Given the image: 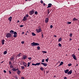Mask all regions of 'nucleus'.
Segmentation results:
<instances>
[{
	"label": "nucleus",
	"instance_id": "nucleus-35",
	"mask_svg": "<svg viewBox=\"0 0 79 79\" xmlns=\"http://www.w3.org/2000/svg\"><path fill=\"white\" fill-rule=\"evenodd\" d=\"M73 36V34L72 33H70L69 35V36L70 37H72Z\"/></svg>",
	"mask_w": 79,
	"mask_h": 79
},
{
	"label": "nucleus",
	"instance_id": "nucleus-2",
	"mask_svg": "<svg viewBox=\"0 0 79 79\" xmlns=\"http://www.w3.org/2000/svg\"><path fill=\"white\" fill-rule=\"evenodd\" d=\"M12 37V35L10 33H7V34L6 36V37L7 38H10Z\"/></svg>",
	"mask_w": 79,
	"mask_h": 79
},
{
	"label": "nucleus",
	"instance_id": "nucleus-56",
	"mask_svg": "<svg viewBox=\"0 0 79 79\" xmlns=\"http://www.w3.org/2000/svg\"><path fill=\"white\" fill-rule=\"evenodd\" d=\"M64 79H67V77H64Z\"/></svg>",
	"mask_w": 79,
	"mask_h": 79
},
{
	"label": "nucleus",
	"instance_id": "nucleus-34",
	"mask_svg": "<svg viewBox=\"0 0 79 79\" xmlns=\"http://www.w3.org/2000/svg\"><path fill=\"white\" fill-rule=\"evenodd\" d=\"M58 46H59V47H62V45L60 44H59Z\"/></svg>",
	"mask_w": 79,
	"mask_h": 79
},
{
	"label": "nucleus",
	"instance_id": "nucleus-24",
	"mask_svg": "<svg viewBox=\"0 0 79 79\" xmlns=\"http://www.w3.org/2000/svg\"><path fill=\"white\" fill-rule=\"evenodd\" d=\"M31 63V62H30V63H29V62H28V64H27V67H29Z\"/></svg>",
	"mask_w": 79,
	"mask_h": 79
},
{
	"label": "nucleus",
	"instance_id": "nucleus-37",
	"mask_svg": "<svg viewBox=\"0 0 79 79\" xmlns=\"http://www.w3.org/2000/svg\"><path fill=\"white\" fill-rule=\"evenodd\" d=\"M10 67L11 68H14V66L12 65H11Z\"/></svg>",
	"mask_w": 79,
	"mask_h": 79
},
{
	"label": "nucleus",
	"instance_id": "nucleus-25",
	"mask_svg": "<svg viewBox=\"0 0 79 79\" xmlns=\"http://www.w3.org/2000/svg\"><path fill=\"white\" fill-rule=\"evenodd\" d=\"M40 63H36V65L37 66V65H40Z\"/></svg>",
	"mask_w": 79,
	"mask_h": 79
},
{
	"label": "nucleus",
	"instance_id": "nucleus-4",
	"mask_svg": "<svg viewBox=\"0 0 79 79\" xmlns=\"http://www.w3.org/2000/svg\"><path fill=\"white\" fill-rule=\"evenodd\" d=\"M36 31L37 33H39L40 32H42V30L41 28H39L38 29H36Z\"/></svg>",
	"mask_w": 79,
	"mask_h": 79
},
{
	"label": "nucleus",
	"instance_id": "nucleus-46",
	"mask_svg": "<svg viewBox=\"0 0 79 79\" xmlns=\"http://www.w3.org/2000/svg\"><path fill=\"white\" fill-rule=\"evenodd\" d=\"M21 43H22V44H23L24 43V41H22V42H21Z\"/></svg>",
	"mask_w": 79,
	"mask_h": 79
},
{
	"label": "nucleus",
	"instance_id": "nucleus-53",
	"mask_svg": "<svg viewBox=\"0 0 79 79\" xmlns=\"http://www.w3.org/2000/svg\"><path fill=\"white\" fill-rule=\"evenodd\" d=\"M72 40V39L71 38H69V41H71Z\"/></svg>",
	"mask_w": 79,
	"mask_h": 79
},
{
	"label": "nucleus",
	"instance_id": "nucleus-16",
	"mask_svg": "<svg viewBox=\"0 0 79 79\" xmlns=\"http://www.w3.org/2000/svg\"><path fill=\"white\" fill-rule=\"evenodd\" d=\"M23 65H24V66L25 67H27V64L25 62H23Z\"/></svg>",
	"mask_w": 79,
	"mask_h": 79
},
{
	"label": "nucleus",
	"instance_id": "nucleus-13",
	"mask_svg": "<svg viewBox=\"0 0 79 79\" xmlns=\"http://www.w3.org/2000/svg\"><path fill=\"white\" fill-rule=\"evenodd\" d=\"M26 20H27V18L25 16L24 17L23 19V21H26Z\"/></svg>",
	"mask_w": 79,
	"mask_h": 79
},
{
	"label": "nucleus",
	"instance_id": "nucleus-50",
	"mask_svg": "<svg viewBox=\"0 0 79 79\" xmlns=\"http://www.w3.org/2000/svg\"><path fill=\"white\" fill-rule=\"evenodd\" d=\"M15 78L16 79H18V77L17 76H15Z\"/></svg>",
	"mask_w": 79,
	"mask_h": 79
},
{
	"label": "nucleus",
	"instance_id": "nucleus-5",
	"mask_svg": "<svg viewBox=\"0 0 79 79\" xmlns=\"http://www.w3.org/2000/svg\"><path fill=\"white\" fill-rule=\"evenodd\" d=\"M72 56L73 57V59L75 60H77V59L76 58V56L74 54H72Z\"/></svg>",
	"mask_w": 79,
	"mask_h": 79
},
{
	"label": "nucleus",
	"instance_id": "nucleus-38",
	"mask_svg": "<svg viewBox=\"0 0 79 79\" xmlns=\"http://www.w3.org/2000/svg\"><path fill=\"white\" fill-rule=\"evenodd\" d=\"M32 58L31 57H28V59L29 60H31Z\"/></svg>",
	"mask_w": 79,
	"mask_h": 79
},
{
	"label": "nucleus",
	"instance_id": "nucleus-47",
	"mask_svg": "<svg viewBox=\"0 0 79 79\" xmlns=\"http://www.w3.org/2000/svg\"><path fill=\"white\" fill-rule=\"evenodd\" d=\"M50 28H52V27H53V26L52 25H50Z\"/></svg>",
	"mask_w": 79,
	"mask_h": 79
},
{
	"label": "nucleus",
	"instance_id": "nucleus-40",
	"mask_svg": "<svg viewBox=\"0 0 79 79\" xmlns=\"http://www.w3.org/2000/svg\"><path fill=\"white\" fill-rule=\"evenodd\" d=\"M71 24V22H68L67 23V24Z\"/></svg>",
	"mask_w": 79,
	"mask_h": 79
},
{
	"label": "nucleus",
	"instance_id": "nucleus-17",
	"mask_svg": "<svg viewBox=\"0 0 79 79\" xmlns=\"http://www.w3.org/2000/svg\"><path fill=\"white\" fill-rule=\"evenodd\" d=\"M64 64V63L63 61H61L59 65L58 66V67H59V66H60L61 65H62Z\"/></svg>",
	"mask_w": 79,
	"mask_h": 79
},
{
	"label": "nucleus",
	"instance_id": "nucleus-41",
	"mask_svg": "<svg viewBox=\"0 0 79 79\" xmlns=\"http://www.w3.org/2000/svg\"><path fill=\"white\" fill-rule=\"evenodd\" d=\"M44 59H42V63H44Z\"/></svg>",
	"mask_w": 79,
	"mask_h": 79
},
{
	"label": "nucleus",
	"instance_id": "nucleus-20",
	"mask_svg": "<svg viewBox=\"0 0 79 79\" xmlns=\"http://www.w3.org/2000/svg\"><path fill=\"white\" fill-rule=\"evenodd\" d=\"M21 54L22 53L21 52H20L19 54H18V55H17V57H20L21 56Z\"/></svg>",
	"mask_w": 79,
	"mask_h": 79
},
{
	"label": "nucleus",
	"instance_id": "nucleus-49",
	"mask_svg": "<svg viewBox=\"0 0 79 79\" xmlns=\"http://www.w3.org/2000/svg\"><path fill=\"white\" fill-rule=\"evenodd\" d=\"M42 35H41V36L42 38L44 37V35L43 34L41 33Z\"/></svg>",
	"mask_w": 79,
	"mask_h": 79
},
{
	"label": "nucleus",
	"instance_id": "nucleus-51",
	"mask_svg": "<svg viewBox=\"0 0 79 79\" xmlns=\"http://www.w3.org/2000/svg\"><path fill=\"white\" fill-rule=\"evenodd\" d=\"M12 64V63L11 62H9V64L10 65V64Z\"/></svg>",
	"mask_w": 79,
	"mask_h": 79
},
{
	"label": "nucleus",
	"instance_id": "nucleus-45",
	"mask_svg": "<svg viewBox=\"0 0 79 79\" xmlns=\"http://www.w3.org/2000/svg\"><path fill=\"white\" fill-rule=\"evenodd\" d=\"M23 26H24V25H22L20 26V27H23Z\"/></svg>",
	"mask_w": 79,
	"mask_h": 79
},
{
	"label": "nucleus",
	"instance_id": "nucleus-36",
	"mask_svg": "<svg viewBox=\"0 0 79 79\" xmlns=\"http://www.w3.org/2000/svg\"><path fill=\"white\" fill-rule=\"evenodd\" d=\"M40 69L41 70L43 71L44 70V68L43 67H41L40 68Z\"/></svg>",
	"mask_w": 79,
	"mask_h": 79
},
{
	"label": "nucleus",
	"instance_id": "nucleus-30",
	"mask_svg": "<svg viewBox=\"0 0 79 79\" xmlns=\"http://www.w3.org/2000/svg\"><path fill=\"white\" fill-rule=\"evenodd\" d=\"M40 46H38L37 47V49L38 50H40Z\"/></svg>",
	"mask_w": 79,
	"mask_h": 79
},
{
	"label": "nucleus",
	"instance_id": "nucleus-48",
	"mask_svg": "<svg viewBox=\"0 0 79 79\" xmlns=\"http://www.w3.org/2000/svg\"><path fill=\"white\" fill-rule=\"evenodd\" d=\"M28 16H29L27 14V15H26V17H26V18H28Z\"/></svg>",
	"mask_w": 79,
	"mask_h": 79
},
{
	"label": "nucleus",
	"instance_id": "nucleus-6",
	"mask_svg": "<svg viewBox=\"0 0 79 79\" xmlns=\"http://www.w3.org/2000/svg\"><path fill=\"white\" fill-rule=\"evenodd\" d=\"M72 72L73 70H70L69 72H68V75H71L72 73Z\"/></svg>",
	"mask_w": 79,
	"mask_h": 79
},
{
	"label": "nucleus",
	"instance_id": "nucleus-33",
	"mask_svg": "<svg viewBox=\"0 0 79 79\" xmlns=\"http://www.w3.org/2000/svg\"><path fill=\"white\" fill-rule=\"evenodd\" d=\"M13 34H14L15 35H17V33L16 31H15L14 32H14Z\"/></svg>",
	"mask_w": 79,
	"mask_h": 79
},
{
	"label": "nucleus",
	"instance_id": "nucleus-22",
	"mask_svg": "<svg viewBox=\"0 0 79 79\" xmlns=\"http://www.w3.org/2000/svg\"><path fill=\"white\" fill-rule=\"evenodd\" d=\"M62 40V39L61 38H60L59 40H58V41L59 42H61Z\"/></svg>",
	"mask_w": 79,
	"mask_h": 79
},
{
	"label": "nucleus",
	"instance_id": "nucleus-23",
	"mask_svg": "<svg viewBox=\"0 0 79 79\" xmlns=\"http://www.w3.org/2000/svg\"><path fill=\"white\" fill-rule=\"evenodd\" d=\"M76 20H77V19L76 18H74L73 19V21H75Z\"/></svg>",
	"mask_w": 79,
	"mask_h": 79
},
{
	"label": "nucleus",
	"instance_id": "nucleus-31",
	"mask_svg": "<svg viewBox=\"0 0 79 79\" xmlns=\"http://www.w3.org/2000/svg\"><path fill=\"white\" fill-rule=\"evenodd\" d=\"M21 69H24V67L23 66H22L21 67Z\"/></svg>",
	"mask_w": 79,
	"mask_h": 79
},
{
	"label": "nucleus",
	"instance_id": "nucleus-10",
	"mask_svg": "<svg viewBox=\"0 0 79 79\" xmlns=\"http://www.w3.org/2000/svg\"><path fill=\"white\" fill-rule=\"evenodd\" d=\"M69 70L68 69H67L66 70H64V72L65 73H67L69 72Z\"/></svg>",
	"mask_w": 79,
	"mask_h": 79
},
{
	"label": "nucleus",
	"instance_id": "nucleus-11",
	"mask_svg": "<svg viewBox=\"0 0 79 79\" xmlns=\"http://www.w3.org/2000/svg\"><path fill=\"white\" fill-rule=\"evenodd\" d=\"M14 33V31L13 30H11L10 31V34L12 35H13Z\"/></svg>",
	"mask_w": 79,
	"mask_h": 79
},
{
	"label": "nucleus",
	"instance_id": "nucleus-12",
	"mask_svg": "<svg viewBox=\"0 0 79 79\" xmlns=\"http://www.w3.org/2000/svg\"><path fill=\"white\" fill-rule=\"evenodd\" d=\"M52 5V4L51 3H49L48 4V6L47 7V8H50V7H51Z\"/></svg>",
	"mask_w": 79,
	"mask_h": 79
},
{
	"label": "nucleus",
	"instance_id": "nucleus-60",
	"mask_svg": "<svg viewBox=\"0 0 79 79\" xmlns=\"http://www.w3.org/2000/svg\"><path fill=\"white\" fill-rule=\"evenodd\" d=\"M49 13H50L49 11H48V15L49 14Z\"/></svg>",
	"mask_w": 79,
	"mask_h": 79
},
{
	"label": "nucleus",
	"instance_id": "nucleus-58",
	"mask_svg": "<svg viewBox=\"0 0 79 79\" xmlns=\"http://www.w3.org/2000/svg\"><path fill=\"white\" fill-rule=\"evenodd\" d=\"M16 70H18H18H19L18 68H17V69H16Z\"/></svg>",
	"mask_w": 79,
	"mask_h": 79
},
{
	"label": "nucleus",
	"instance_id": "nucleus-14",
	"mask_svg": "<svg viewBox=\"0 0 79 79\" xmlns=\"http://www.w3.org/2000/svg\"><path fill=\"white\" fill-rule=\"evenodd\" d=\"M15 58L13 56H12V58H10V59L11 60H12L13 61H14Z\"/></svg>",
	"mask_w": 79,
	"mask_h": 79
},
{
	"label": "nucleus",
	"instance_id": "nucleus-21",
	"mask_svg": "<svg viewBox=\"0 0 79 79\" xmlns=\"http://www.w3.org/2000/svg\"><path fill=\"white\" fill-rule=\"evenodd\" d=\"M12 70L16 72V69L14 68L13 69H12Z\"/></svg>",
	"mask_w": 79,
	"mask_h": 79
},
{
	"label": "nucleus",
	"instance_id": "nucleus-8",
	"mask_svg": "<svg viewBox=\"0 0 79 79\" xmlns=\"http://www.w3.org/2000/svg\"><path fill=\"white\" fill-rule=\"evenodd\" d=\"M41 64H42L44 65V67H46L47 66V64L43 63H41Z\"/></svg>",
	"mask_w": 79,
	"mask_h": 79
},
{
	"label": "nucleus",
	"instance_id": "nucleus-7",
	"mask_svg": "<svg viewBox=\"0 0 79 79\" xmlns=\"http://www.w3.org/2000/svg\"><path fill=\"white\" fill-rule=\"evenodd\" d=\"M27 57V56L26 55H23V60L26 59Z\"/></svg>",
	"mask_w": 79,
	"mask_h": 79
},
{
	"label": "nucleus",
	"instance_id": "nucleus-63",
	"mask_svg": "<svg viewBox=\"0 0 79 79\" xmlns=\"http://www.w3.org/2000/svg\"><path fill=\"white\" fill-rule=\"evenodd\" d=\"M54 36L55 37H56V35H54Z\"/></svg>",
	"mask_w": 79,
	"mask_h": 79
},
{
	"label": "nucleus",
	"instance_id": "nucleus-26",
	"mask_svg": "<svg viewBox=\"0 0 79 79\" xmlns=\"http://www.w3.org/2000/svg\"><path fill=\"white\" fill-rule=\"evenodd\" d=\"M48 59H49V58H48V57L47 59H45V61L46 62H48Z\"/></svg>",
	"mask_w": 79,
	"mask_h": 79
},
{
	"label": "nucleus",
	"instance_id": "nucleus-44",
	"mask_svg": "<svg viewBox=\"0 0 79 79\" xmlns=\"http://www.w3.org/2000/svg\"><path fill=\"white\" fill-rule=\"evenodd\" d=\"M40 2L41 3L43 4V0H41L40 1Z\"/></svg>",
	"mask_w": 79,
	"mask_h": 79
},
{
	"label": "nucleus",
	"instance_id": "nucleus-54",
	"mask_svg": "<svg viewBox=\"0 0 79 79\" xmlns=\"http://www.w3.org/2000/svg\"><path fill=\"white\" fill-rule=\"evenodd\" d=\"M3 72H4V73H6V71L5 70L3 71Z\"/></svg>",
	"mask_w": 79,
	"mask_h": 79
},
{
	"label": "nucleus",
	"instance_id": "nucleus-52",
	"mask_svg": "<svg viewBox=\"0 0 79 79\" xmlns=\"http://www.w3.org/2000/svg\"><path fill=\"white\" fill-rule=\"evenodd\" d=\"M49 71H47L46 72V73H49Z\"/></svg>",
	"mask_w": 79,
	"mask_h": 79
},
{
	"label": "nucleus",
	"instance_id": "nucleus-59",
	"mask_svg": "<svg viewBox=\"0 0 79 79\" xmlns=\"http://www.w3.org/2000/svg\"><path fill=\"white\" fill-rule=\"evenodd\" d=\"M21 78L22 79H25V78L23 77H22Z\"/></svg>",
	"mask_w": 79,
	"mask_h": 79
},
{
	"label": "nucleus",
	"instance_id": "nucleus-9",
	"mask_svg": "<svg viewBox=\"0 0 79 79\" xmlns=\"http://www.w3.org/2000/svg\"><path fill=\"white\" fill-rule=\"evenodd\" d=\"M48 18H46L45 19V22L46 23H47L48 21Z\"/></svg>",
	"mask_w": 79,
	"mask_h": 79
},
{
	"label": "nucleus",
	"instance_id": "nucleus-64",
	"mask_svg": "<svg viewBox=\"0 0 79 79\" xmlns=\"http://www.w3.org/2000/svg\"><path fill=\"white\" fill-rule=\"evenodd\" d=\"M27 33H29V31H27Z\"/></svg>",
	"mask_w": 79,
	"mask_h": 79
},
{
	"label": "nucleus",
	"instance_id": "nucleus-19",
	"mask_svg": "<svg viewBox=\"0 0 79 79\" xmlns=\"http://www.w3.org/2000/svg\"><path fill=\"white\" fill-rule=\"evenodd\" d=\"M17 74L19 75L21 73V71L19 70H18V71H17Z\"/></svg>",
	"mask_w": 79,
	"mask_h": 79
},
{
	"label": "nucleus",
	"instance_id": "nucleus-29",
	"mask_svg": "<svg viewBox=\"0 0 79 79\" xmlns=\"http://www.w3.org/2000/svg\"><path fill=\"white\" fill-rule=\"evenodd\" d=\"M68 66L69 67L71 66H72V64L71 63H69L68 64Z\"/></svg>",
	"mask_w": 79,
	"mask_h": 79
},
{
	"label": "nucleus",
	"instance_id": "nucleus-18",
	"mask_svg": "<svg viewBox=\"0 0 79 79\" xmlns=\"http://www.w3.org/2000/svg\"><path fill=\"white\" fill-rule=\"evenodd\" d=\"M5 40H3L2 41V44L3 45L4 44Z\"/></svg>",
	"mask_w": 79,
	"mask_h": 79
},
{
	"label": "nucleus",
	"instance_id": "nucleus-1",
	"mask_svg": "<svg viewBox=\"0 0 79 79\" xmlns=\"http://www.w3.org/2000/svg\"><path fill=\"white\" fill-rule=\"evenodd\" d=\"M31 45L32 47H35V46H40V45L38 43L33 42V43H31Z\"/></svg>",
	"mask_w": 79,
	"mask_h": 79
},
{
	"label": "nucleus",
	"instance_id": "nucleus-32",
	"mask_svg": "<svg viewBox=\"0 0 79 79\" xmlns=\"http://www.w3.org/2000/svg\"><path fill=\"white\" fill-rule=\"evenodd\" d=\"M42 53H47V52L45 51H42Z\"/></svg>",
	"mask_w": 79,
	"mask_h": 79
},
{
	"label": "nucleus",
	"instance_id": "nucleus-43",
	"mask_svg": "<svg viewBox=\"0 0 79 79\" xmlns=\"http://www.w3.org/2000/svg\"><path fill=\"white\" fill-rule=\"evenodd\" d=\"M35 15H37V14H38V12L37 11H35Z\"/></svg>",
	"mask_w": 79,
	"mask_h": 79
},
{
	"label": "nucleus",
	"instance_id": "nucleus-39",
	"mask_svg": "<svg viewBox=\"0 0 79 79\" xmlns=\"http://www.w3.org/2000/svg\"><path fill=\"white\" fill-rule=\"evenodd\" d=\"M17 36V35H13V37H14V38H16Z\"/></svg>",
	"mask_w": 79,
	"mask_h": 79
},
{
	"label": "nucleus",
	"instance_id": "nucleus-62",
	"mask_svg": "<svg viewBox=\"0 0 79 79\" xmlns=\"http://www.w3.org/2000/svg\"><path fill=\"white\" fill-rule=\"evenodd\" d=\"M17 23H19V20H17Z\"/></svg>",
	"mask_w": 79,
	"mask_h": 79
},
{
	"label": "nucleus",
	"instance_id": "nucleus-55",
	"mask_svg": "<svg viewBox=\"0 0 79 79\" xmlns=\"http://www.w3.org/2000/svg\"><path fill=\"white\" fill-rule=\"evenodd\" d=\"M9 72L10 74H11V72L10 71H9Z\"/></svg>",
	"mask_w": 79,
	"mask_h": 79
},
{
	"label": "nucleus",
	"instance_id": "nucleus-3",
	"mask_svg": "<svg viewBox=\"0 0 79 79\" xmlns=\"http://www.w3.org/2000/svg\"><path fill=\"white\" fill-rule=\"evenodd\" d=\"M35 11L34 10H31L29 11V15H33V14H34Z\"/></svg>",
	"mask_w": 79,
	"mask_h": 79
},
{
	"label": "nucleus",
	"instance_id": "nucleus-28",
	"mask_svg": "<svg viewBox=\"0 0 79 79\" xmlns=\"http://www.w3.org/2000/svg\"><path fill=\"white\" fill-rule=\"evenodd\" d=\"M35 34L34 33V32H32V35H33V36H35Z\"/></svg>",
	"mask_w": 79,
	"mask_h": 79
},
{
	"label": "nucleus",
	"instance_id": "nucleus-15",
	"mask_svg": "<svg viewBox=\"0 0 79 79\" xmlns=\"http://www.w3.org/2000/svg\"><path fill=\"white\" fill-rule=\"evenodd\" d=\"M12 19V17L10 16V17L8 18V19L9 21H10V22H11V21Z\"/></svg>",
	"mask_w": 79,
	"mask_h": 79
},
{
	"label": "nucleus",
	"instance_id": "nucleus-57",
	"mask_svg": "<svg viewBox=\"0 0 79 79\" xmlns=\"http://www.w3.org/2000/svg\"><path fill=\"white\" fill-rule=\"evenodd\" d=\"M43 5L44 6H45L46 4L45 3H43Z\"/></svg>",
	"mask_w": 79,
	"mask_h": 79
},
{
	"label": "nucleus",
	"instance_id": "nucleus-61",
	"mask_svg": "<svg viewBox=\"0 0 79 79\" xmlns=\"http://www.w3.org/2000/svg\"><path fill=\"white\" fill-rule=\"evenodd\" d=\"M24 32H22V34H24Z\"/></svg>",
	"mask_w": 79,
	"mask_h": 79
},
{
	"label": "nucleus",
	"instance_id": "nucleus-27",
	"mask_svg": "<svg viewBox=\"0 0 79 79\" xmlns=\"http://www.w3.org/2000/svg\"><path fill=\"white\" fill-rule=\"evenodd\" d=\"M7 53V52L6 51H5L4 52V55H6Z\"/></svg>",
	"mask_w": 79,
	"mask_h": 79
},
{
	"label": "nucleus",
	"instance_id": "nucleus-42",
	"mask_svg": "<svg viewBox=\"0 0 79 79\" xmlns=\"http://www.w3.org/2000/svg\"><path fill=\"white\" fill-rule=\"evenodd\" d=\"M32 65L36 66V64H35L33 63H32Z\"/></svg>",
	"mask_w": 79,
	"mask_h": 79
}]
</instances>
